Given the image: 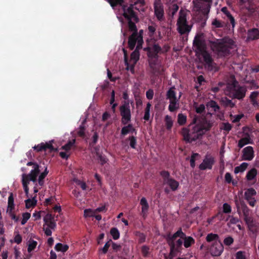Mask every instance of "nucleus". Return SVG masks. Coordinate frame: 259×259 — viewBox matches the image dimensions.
I'll list each match as a JSON object with an SVG mask.
<instances>
[{"label":"nucleus","mask_w":259,"mask_h":259,"mask_svg":"<svg viewBox=\"0 0 259 259\" xmlns=\"http://www.w3.org/2000/svg\"><path fill=\"white\" fill-rule=\"evenodd\" d=\"M53 140L50 141L48 142L44 143L45 151L49 149L50 151H57V149H55L53 146Z\"/></svg>","instance_id":"38"},{"label":"nucleus","mask_w":259,"mask_h":259,"mask_svg":"<svg viewBox=\"0 0 259 259\" xmlns=\"http://www.w3.org/2000/svg\"><path fill=\"white\" fill-rule=\"evenodd\" d=\"M123 10V16L127 20H133L136 22H139V18L135 12L134 11L135 9L134 5L131 4L129 7L123 6L122 7ZM136 9V8H135Z\"/></svg>","instance_id":"10"},{"label":"nucleus","mask_w":259,"mask_h":259,"mask_svg":"<svg viewBox=\"0 0 259 259\" xmlns=\"http://www.w3.org/2000/svg\"><path fill=\"white\" fill-rule=\"evenodd\" d=\"M108 1L112 7L117 5H121L123 2V0H108Z\"/></svg>","instance_id":"57"},{"label":"nucleus","mask_w":259,"mask_h":259,"mask_svg":"<svg viewBox=\"0 0 259 259\" xmlns=\"http://www.w3.org/2000/svg\"><path fill=\"white\" fill-rule=\"evenodd\" d=\"M196 119H193V123L190 124L188 127H184L181 131V134L184 140L189 143L196 141L203 135V133L198 125H194Z\"/></svg>","instance_id":"3"},{"label":"nucleus","mask_w":259,"mask_h":259,"mask_svg":"<svg viewBox=\"0 0 259 259\" xmlns=\"http://www.w3.org/2000/svg\"><path fill=\"white\" fill-rule=\"evenodd\" d=\"M259 38V31L257 29L254 28L248 32L247 39L254 40Z\"/></svg>","instance_id":"24"},{"label":"nucleus","mask_w":259,"mask_h":259,"mask_svg":"<svg viewBox=\"0 0 259 259\" xmlns=\"http://www.w3.org/2000/svg\"><path fill=\"white\" fill-rule=\"evenodd\" d=\"M36 195L33 197L32 199H28L25 201L26 207L29 208L31 207L34 206L36 204V200H35Z\"/></svg>","instance_id":"32"},{"label":"nucleus","mask_w":259,"mask_h":259,"mask_svg":"<svg viewBox=\"0 0 259 259\" xmlns=\"http://www.w3.org/2000/svg\"><path fill=\"white\" fill-rule=\"evenodd\" d=\"M257 175V170L253 168L250 170L247 174L246 179L247 180L250 181L253 180Z\"/></svg>","instance_id":"33"},{"label":"nucleus","mask_w":259,"mask_h":259,"mask_svg":"<svg viewBox=\"0 0 259 259\" xmlns=\"http://www.w3.org/2000/svg\"><path fill=\"white\" fill-rule=\"evenodd\" d=\"M254 157V150L251 146H247L242 150V159L244 160H251Z\"/></svg>","instance_id":"16"},{"label":"nucleus","mask_w":259,"mask_h":259,"mask_svg":"<svg viewBox=\"0 0 259 259\" xmlns=\"http://www.w3.org/2000/svg\"><path fill=\"white\" fill-rule=\"evenodd\" d=\"M258 95V92H253L251 94V95L250 96V100H251V101L253 104H256V102L255 101V98L257 97Z\"/></svg>","instance_id":"60"},{"label":"nucleus","mask_w":259,"mask_h":259,"mask_svg":"<svg viewBox=\"0 0 259 259\" xmlns=\"http://www.w3.org/2000/svg\"><path fill=\"white\" fill-rule=\"evenodd\" d=\"M151 107V104L150 103H148L146 105V107L145 110L144 119L145 120H148L150 118V110Z\"/></svg>","instance_id":"39"},{"label":"nucleus","mask_w":259,"mask_h":259,"mask_svg":"<svg viewBox=\"0 0 259 259\" xmlns=\"http://www.w3.org/2000/svg\"><path fill=\"white\" fill-rule=\"evenodd\" d=\"M23 219L21 221V224L24 225L27 221V220L30 218V213L29 212H25L23 213L22 215Z\"/></svg>","instance_id":"56"},{"label":"nucleus","mask_w":259,"mask_h":259,"mask_svg":"<svg viewBox=\"0 0 259 259\" xmlns=\"http://www.w3.org/2000/svg\"><path fill=\"white\" fill-rule=\"evenodd\" d=\"M110 234L114 240H116L119 237V232L116 228H112L110 230Z\"/></svg>","instance_id":"45"},{"label":"nucleus","mask_w":259,"mask_h":259,"mask_svg":"<svg viewBox=\"0 0 259 259\" xmlns=\"http://www.w3.org/2000/svg\"><path fill=\"white\" fill-rule=\"evenodd\" d=\"M256 195V191L253 188L248 189L244 193L245 199H248L252 198L253 196Z\"/></svg>","instance_id":"31"},{"label":"nucleus","mask_w":259,"mask_h":259,"mask_svg":"<svg viewBox=\"0 0 259 259\" xmlns=\"http://www.w3.org/2000/svg\"><path fill=\"white\" fill-rule=\"evenodd\" d=\"M37 245V242L34 241L33 240H30L28 241V251L31 252L32 250H33Z\"/></svg>","instance_id":"49"},{"label":"nucleus","mask_w":259,"mask_h":259,"mask_svg":"<svg viewBox=\"0 0 259 259\" xmlns=\"http://www.w3.org/2000/svg\"><path fill=\"white\" fill-rule=\"evenodd\" d=\"M55 249L57 251L65 252L68 249V246L67 245H63L61 243H57L55 246Z\"/></svg>","instance_id":"37"},{"label":"nucleus","mask_w":259,"mask_h":259,"mask_svg":"<svg viewBox=\"0 0 259 259\" xmlns=\"http://www.w3.org/2000/svg\"><path fill=\"white\" fill-rule=\"evenodd\" d=\"M248 164L246 162L242 163L241 165L235 168L234 172L237 174L240 172L244 171L247 168Z\"/></svg>","instance_id":"36"},{"label":"nucleus","mask_w":259,"mask_h":259,"mask_svg":"<svg viewBox=\"0 0 259 259\" xmlns=\"http://www.w3.org/2000/svg\"><path fill=\"white\" fill-rule=\"evenodd\" d=\"M206 240L207 242H210L212 241H214V242H216L218 241H221L220 240L219 236L217 234L210 233L207 234Z\"/></svg>","instance_id":"30"},{"label":"nucleus","mask_w":259,"mask_h":259,"mask_svg":"<svg viewBox=\"0 0 259 259\" xmlns=\"http://www.w3.org/2000/svg\"><path fill=\"white\" fill-rule=\"evenodd\" d=\"M154 14L157 20L160 21L164 20L163 7L160 1H155L154 4Z\"/></svg>","instance_id":"13"},{"label":"nucleus","mask_w":259,"mask_h":259,"mask_svg":"<svg viewBox=\"0 0 259 259\" xmlns=\"http://www.w3.org/2000/svg\"><path fill=\"white\" fill-rule=\"evenodd\" d=\"M178 9H179V6L176 4H174L171 6V7L170 8V11H171V14L172 17H174V16L176 14V13L178 11Z\"/></svg>","instance_id":"63"},{"label":"nucleus","mask_w":259,"mask_h":259,"mask_svg":"<svg viewBox=\"0 0 259 259\" xmlns=\"http://www.w3.org/2000/svg\"><path fill=\"white\" fill-rule=\"evenodd\" d=\"M140 204L142 205V215L144 218H145L146 217V212L149 208V205L145 197L142 198L140 201Z\"/></svg>","instance_id":"22"},{"label":"nucleus","mask_w":259,"mask_h":259,"mask_svg":"<svg viewBox=\"0 0 259 259\" xmlns=\"http://www.w3.org/2000/svg\"><path fill=\"white\" fill-rule=\"evenodd\" d=\"M164 184L168 185L173 191L177 190L179 185L177 181L171 178L166 179V182Z\"/></svg>","instance_id":"27"},{"label":"nucleus","mask_w":259,"mask_h":259,"mask_svg":"<svg viewBox=\"0 0 259 259\" xmlns=\"http://www.w3.org/2000/svg\"><path fill=\"white\" fill-rule=\"evenodd\" d=\"M44 225L51 228L52 230H54L56 226L55 220L46 222Z\"/></svg>","instance_id":"55"},{"label":"nucleus","mask_w":259,"mask_h":259,"mask_svg":"<svg viewBox=\"0 0 259 259\" xmlns=\"http://www.w3.org/2000/svg\"><path fill=\"white\" fill-rule=\"evenodd\" d=\"M141 38L143 39V37L140 35H138L137 33H133L131 36H130L128 41L129 48L131 50H133L136 42L137 45L139 44V38Z\"/></svg>","instance_id":"21"},{"label":"nucleus","mask_w":259,"mask_h":259,"mask_svg":"<svg viewBox=\"0 0 259 259\" xmlns=\"http://www.w3.org/2000/svg\"><path fill=\"white\" fill-rule=\"evenodd\" d=\"M149 247L144 245L142 247V253L144 256H147L149 254Z\"/></svg>","instance_id":"61"},{"label":"nucleus","mask_w":259,"mask_h":259,"mask_svg":"<svg viewBox=\"0 0 259 259\" xmlns=\"http://www.w3.org/2000/svg\"><path fill=\"white\" fill-rule=\"evenodd\" d=\"M85 126L80 125L77 131V134L80 137H83L85 135Z\"/></svg>","instance_id":"53"},{"label":"nucleus","mask_w":259,"mask_h":259,"mask_svg":"<svg viewBox=\"0 0 259 259\" xmlns=\"http://www.w3.org/2000/svg\"><path fill=\"white\" fill-rule=\"evenodd\" d=\"M96 154L98 158V159L100 160V162L101 164L103 165L106 163L107 161V159L104 156H103L99 152V149L96 148Z\"/></svg>","instance_id":"40"},{"label":"nucleus","mask_w":259,"mask_h":259,"mask_svg":"<svg viewBox=\"0 0 259 259\" xmlns=\"http://www.w3.org/2000/svg\"><path fill=\"white\" fill-rule=\"evenodd\" d=\"M166 126L167 129H170L173 124V121L170 116L166 115L165 117Z\"/></svg>","instance_id":"50"},{"label":"nucleus","mask_w":259,"mask_h":259,"mask_svg":"<svg viewBox=\"0 0 259 259\" xmlns=\"http://www.w3.org/2000/svg\"><path fill=\"white\" fill-rule=\"evenodd\" d=\"M96 214L95 209H87L84 210V217H94Z\"/></svg>","instance_id":"48"},{"label":"nucleus","mask_w":259,"mask_h":259,"mask_svg":"<svg viewBox=\"0 0 259 259\" xmlns=\"http://www.w3.org/2000/svg\"><path fill=\"white\" fill-rule=\"evenodd\" d=\"M241 209L244 216V220L247 219L248 218H251V211L247 207L246 205L244 203H241Z\"/></svg>","instance_id":"25"},{"label":"nucleus","mask_w":259,"mask_h":259,"mask_svg":"<svg viewBox=\"0 0 259 259\" xmlns=\"http://www.w3.org/2000/svg\"><path fill=\"white\" fill-rule=\"evenodd\" d=\"M211 24L215 28H221L224 26V23L221 22L217 19H214Z\"/></svg>","instance_id":"51"},{"label":"nucleus","mask_w":259,"mask_h":259,"mask_svg":"<svg viewBox=\"0 0 259 259\" xmlns=\"http://www.w3.org/2000/svg\"><path fill=\"white\" fill-rule=\"evenodd\" d=\"M177 30L181 35L188 34L191 29V26L187 24L186 12L181 10L177 23Z\"/></svg>","instance_id":"6"},{"label":"nucleus","mask_w":259,"mask_h":259,"mask_svg":"<svg viewBox=\"0 0 259 259\" xmlns=\"http://www.w3.org/2000/svg\"><path fill=\"white\" fill-rule=\"evenodd\" d=\"M144 50L148 51L149 57L156 58L157 54L161 52V48L158 44H154L152 48H146Z\"/></svg>","instance_id":"20"},{"label":"nucleus","mask_w":259,"mask_h":259,"mask_svg":"<svg viewBox=\"0 0 259 259\" xmlns=\"http://www.w3.org/2000/svg\"><path fill=\"white\" fill-rule=\"evenodd\" d=\"M223 210L224 213H230L231 212V207L228 203H225L223 206Z\"/></svg>","instance_id":"54"},{"label":"nucleus","mask_w":259,"mask_h":259,"mask_svg":"<svg viewBox=\"0 0 259 259\" xmlns=\"http://www.w3.org/2000/svg\"><path fill=\"white\" fill-rule=\"evenodd\" d=\"M229 221L228 225L230 226V225L236 224L239 222V219L237 218H235L233 216L229 215L226 220V221Z\"/></svg>","instance_id":"44"},{"label":"nucleus","mask_w":259,"mask_h":259,"mask_svg":"<svg viewBox=\"0 0 259 259\" xmlns=\"http://www.w3.org/2000/svg\"><path fill=\"white\" fill-rule=\"evenodd\" d=\"M182 239L184 240V245L186 248L189 247L191 244L194 243V239L190 236L187 237L185 234V237L182 238Z\"/></svg>","instance_id":"29"},{"label":"nucleus","mask_w":259,"mask_h":259,"mask_svg":"<svg viewBox=\"0 0 259 259\" xmlns=\"http://www.w3.org/2000/svg\"><path fill=\"white\" fill-rule=\"evenodd\" d=\"M198 156H199V154L198 153H193L192 155L191 158L190 159V162L191 166L192 168H194L195 167V161L196 157H198Z\"/></svg>","instance_id":"52"},{"label":"nucleus","mask_w":259,"mask_h":259,"mask_svg":"<svg viewBox=\"0 0 259 259\" xmlns=\"http://www.w3.org/2000/svg\"><path fill=\"white\" fill-rule=\"evenodd\" d=\"M236 259H246L245 253L242 251H238L236 254Z\"/></svg>","instance_id":"58"},{"label":"nucleus","mask_w":259,"mask_h":259,"mask_svg":"<svg viewBox=\"0 0 259 259\" xmlns=\"http://www.w3.org/2000/svg\"><path fill=\"white\" fill-rule=\"evenodd\" d=\"M201 55L205 62V67L208 70L216 71L218 70L215 64L213 62L211 55L207 52H205Z\"/></svg>","instance_id":"11"},{"label":"nucleus","mask_w":259,"mask_h":259,"mask_svg":"<svg viewBox=\"0 0 259 259\" xmlns=\"http://www.w3.org/2000/svg\"><path fill=\"white\" fill-rule=\"evenodd\" d=\"M121 122L123 124L128 123L131 119V112L129 102L124 101L119 108Z\"/></svg>","instance_id":"8"},{"label":"nucleus","mask_w":259,"mask_h":259,"mask_svg":"<svg viewBox=\"0 0 259 259\" xmlns=\"http://www.w3.org/2000/svg\"><path fill=\"white\" fill-rule=\"evenodd\" d=\"M221 11L223 12L226 16L228 17V19L230 21L232 27H234L235 26V20L234 17L232 16L230 13L228 11L227 7H223L221 9Z\"/></svg>","instance_id":"28"},{"label":"nucleus","mask_w":259,"mask_h":259,"mask_svg":"<svg viewBox=\"0 0 259 259\" xmlns=\"http://www.w3.org/2000/svg\"><path fill=\"white\" fill-rule=\"evenodd\" d=\"M14 207V197L13 193H11L8 198V205L7 210H13Z\"/></svg>","instance_id":"41"},{"label":"nucleus","mask_w":259,"mask_h":259,"mask_svg":"<svg viewBox=\"0 0 259 259\" xmlns=\"http://www.w3.org/2000/svg\"><path fill=\"white\" fill-rule=\"evenodd\" d=\"M185 237V233L180 228L178 231L172 235H168L166 238L168 244L170 246V255L175 253L176 251H179L183 244L182 238Z\"/></svg>","instance_id":"4"},{"label":"nucleus","mask_w":259,"mask_h":259,"mask_svg":"<svg viewBox=\"0 0 259 259\" xmlns=\"http://www.w3.org/2000/svg\"><path fill=\"white\" fill-rule=\"evenodd\" d=\"M206 106L208 110L213 111L214 112L219 111L220 109V107L217 103L212 100L207 102Z\"/></svg>","instance_id":"26"},{"label":"nucleus","mask_w":259,"mask_h":259,"mask_svg":"<svg viewBox=\"0 0 259 259\" xmlns=\"http://www.w3.org/2000/svg\"><path fill=\"white\" fill-rule=\"evenodd\" d=\"M214 158L210 156H206L202 163L199 165L201 170H205L207 168L211 169L214 163Z\"/></svg>","instance_id":"17"},{"label":"nucleus","mask_w":259,"mask_h":259,"mask_svg":"<svg viewBox=\"0 0 259 259\" xmlns=\"http://www.w3.org/2000/svg\"><path fill=\"white\" fill-rule=\"evenodd\" d=\"M187 121V116L182 113H179L178 115L177 122L180 125H184Z\"/></svg>","instance_id":"34"},{"label":"nucleus","mask_w":259,"mask_h":259,"mask_svg":"<svg viewBox=\"0 0 259 259\" xmlns=\"http://www.w3.org/2000/svg\"><path fill=\"white\" fill-rule=\"evenodd\" d=\"M223 101L226 106L232 108L235 106V104L233 103L231 100H229L226 98L223 100Z\"/></svg>","instance_id":"59"},{"label":"nucleus","mask_w":259,"mask_h":259,"mask_svg":"<svg viewBox=\"0 0 259 259\" xmlns=\"http://www.w3.org/2000/svg\"><path fill=\"white\" fill-rule=\"evenodd\" d=\"M213 122L212 121L207 120L205 118L203 119L199 124L197 125L199 126L200 130L202 131L203 135L204 134L205 132L210 130L211 127L213 126Z\"/></svg>","instance_id":"19"},{"label":"nucleus","mask_w":259,"mask_h":259,"mask_svg":"<svg viewBox=\"0 0 259 259\" xmlns=\"http://www.w3.org/2000/svg\"><path fill=\"white\" fill-rule=\"evenodd\" d=\"M193 3L194 5L193 10L195 12L209 11V9L210 7V5L209 3H205L202 0H194Z\"/></svg>","instance_id":"12"},{"label":"nucleus","mask_w":259,"mask_h":259,"mask_svg":"<svg viewBox=\"0 0 259 259\" xmlns=\"http://www.w3.org/2000/svg\"><path fill=\"white\" fill-rule=\"evenodd\" d=\"M161 176L163 178V183H165L166 182V179H170L169 178V174L168 171H162L160 173Z\"/></svg>","instance_id":"62"},{"label":"nucleus","mask_w":259,"mask_h":259,"mask_svg":"<svg viewBox=\"0 0 259 259\" xmlns=\"http://www.w3.org/2000/svg\"><path fill=\"white\" fill-rule=\"evenodd\" d=\"M49 171L47 170V167H46L44 172L40 174L38 177V182L40 186H42L44 185V179L47 176Z\"/></svg>","instance_id":"35"},{"label":"nucleus","mask_w":259,"mask_h":259,"mask_svg":"<svg viewBox=\"0 0 259 259\" xmlns=\"http://www.w3.org/2000/svg\"><path fill=\"white\" fill-rule=\"evenodd\" d=\"M237 82H234L231 85L232 87L231 93L234 98L240 100L245 97L246 90L243 87L237 85Z\"/></svg>","instance_id":"9"},{"label":"nucleus","mask_w":259,"mask_h":259,"mask_svg":"<svg viewBox=\"0 0 259 259\" xmlns=\"http://www.w3.org/2000/svg\"><path fill=\"white\" fill-rule=\"evenodd\" d=\"M73 181L78 186H79L83 190L87 189V186L85 183L81 181L76 178L73 179Z\"/></svg>","instance_id":"47"},{"label":"nucleus","mask_w":259,"mask_h":259,"mask_svg":"<svg viewBox=\"0 0 259 259\" xmlns=\"http://www.w3.org/2000/svg\"><path fill=\"white\" fill-rule=\"evenodd\" d=\"M193 44L197 54L200 55L206 51V46L203 40L196 38L194 40Z\"/></svg>","instance_id":"15"},{"label":"nucleus","mask_w":259,"mask_h":259,"mask_svg":"<svg viewBox=\"0 0 259 259\" xmlns=\"http://www.w3.org/2000/svg\"><path fill=\"white\" fill-rule=\"evenodd\" d=\"M211 50L221 56H226L230 53L231 49L234 48V41L228 37L210 41Z\"/></svg>","instance_id":"1"},{"label":"nucleus","mask_w":259,"mask_h":259,"mask_svg":"<svg viewBox=\"0 0 259 259\" xmlns=\"http://www.w3.org/2000/svg\"><path fill=\"white\" fill-rule=\"evenodd\" d=\"M75 140L73 139L72 141H69L66 144L63 146L61 149L65 150L66 152L70 150L71 147L74 144Z\"/></svg>","instance_id":"43"},{"label":"nucleus","mask_w":259,"mask_h":259,"mask_svg":"<svg viewBox=\"0 0 259 259\" xmlns=\"http://www.w3.org/2000/svg\"><path fill=\"white\" fill-rule=\"evenodd\" d=\"M234 241L233 238L230 236L226 238L224 240V243L226 245H230Z\"/></svg>","instance_id":"64"},{"label":"nucleus","mask_w":259,"mask_h":259,"mask_svg":"<svg viewBox=\"0 0 259 259\" xmlns=\"http://www.w3.org/2000/svg\"><path fill=\"white\" fill-rule=\"evenodd\" d=\"M135 129L133 128L132 124H128L127 126L123 127L121 133L122 135H125L130 132L134 131Z\"/></svg>","instance_id":"42"},{"label":"nucleus","mask_w":259,"mask_h":259,"mask_svg":"<svg viewBox=\"0 0 259 259\" xmlns=\"http://www.w3.org/2000/svg\"><path fill=\"white\" fill-rule=\"evenodd\" d=\"M252 140L251 139L249 135L241 138L239 141L238 146L239 148H242L244 146L248 144H252Z\"/></svg>","instance_id":"23"},{"label":"nucleus","mask_w":259,"mask_h":259,"mask_svg":"<svg viewBox=\"0 0 259 259\" xmlns=\"http://www.w3.org/2000/svg\"><path fill=\"white\" fill-rule=\"evenodd\" d=\"M175 89V87L170 88L167 92L166 95V99L169 100V101L168 110L170 112H175L180 108L179 100L181 95L177 98Z\"/></svg>","instance_id":"7"},{"label":"nucleus","mask_w":259,"mask_h":259,"mask_svg":"<svg viewBox=\"0 0 259 259\" xmlns=\"http://www.w3.org/2000/svg\"><path fill=\"white\" fill-rule=\"evenodd\" d=\"M143 42V39L140 37V38H139V44L137 46L135 50L131 55V65H129L127 62L126 52L124 49L123 50L124 54V62L125 65L126 66L127 70H131L132 71H134V66L137 63V61L139 60L140 54L139 51L142 48Z\"/></svg>","instance_id":"5"},{"label":"nucleus","mask_w":259,"mask_h":259,"mask_svg":"<svg viewBox=\"0 0 259 259\" xmlns=\"http://www.w3.org/2000/svg\"><path fill=\"white\" fill-rule=\"evenodd\" d=\"M28 166H32V169L28 174H23L22 175V183L24 189L25 193L27 197H28V184L30 181L36 182L37 177L39 172V166L36 162H29L27 163Z\"/></svg>","instance_id":"2"},{"label":"nucleus","mask_w":259,"mask_h":259,"mask_svg":"<svg viewBox=\"0 0 259 259\" xmlns=\"http://www.w3.org/2000/svg\"><path fill=\"white\" fill-rule=\"evenodd\" d=\"M244 221L247 226L248 230L251 232L253 233H256L258 231V230L259 229V226L252 217L245 220Z\"/></svg>","instance_id":"18"},{"label":"nucleus","mask_w":259,"mask_h":259,"mask_svg":"<svg viewBox=\"0 0 259 259\" xmlns=\"http://www.w3.org/2000/svg\"><path fill=\"white\" fill-rule=\"evenodd\" d=\"M129 30L131 31H133V33H137V28L134 22L132 21L133 20H127Z\"/></svg>","instance_id":"46"},{"label":"nucleus","mask_w":259,"mask_h":259,"mask_svg":"<svg viewBox=\"0 0 259 259\" xmlns=\"http://www.w3.org/2000/svg\"><path fill=\"white\" fill-rule=\"evenodd\" d=\"M224 249L223 245L221 241H218L213 242L212 244L210 251L212 255L215 256H220L222 253Z\"/></svg>","instance_id":"14"}]
</instances>
